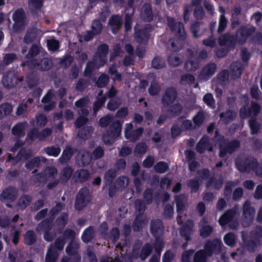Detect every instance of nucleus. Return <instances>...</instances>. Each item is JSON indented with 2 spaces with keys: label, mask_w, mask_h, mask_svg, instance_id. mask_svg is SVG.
<instances>
[{
  "label": "nucleus",
  "mask_w": 262,
  "mask_h": 262,
  "mask_svg": "<svg viewBox=\"0 0 262 262\" xmlns=\"http://www.w3.org/2000/svg\"><path fill=\"white\" fill-rule=\"evenodd\" d=\"M167 20L169 27L178 37V40L171 42L172 49L174 51L179 50L182 48L186 37L183 25L180 22L175 23L172 18L168 17Z\"/></svg>",
  "instance_id": "nucleus-1"
},
{
  "label": "nucleus",
  "mask_w": 262,
  "mask_h": 262,
  "mask_svg": "<svg viewBox=\"0 0 262 262\" xmlns=\"http://www.w3.org/2000/svg\"><path fill=\"white\" fill-rule=\"evenodd\" d=\"M222 244L220 239H215L213 242H208L205 247V251L200 250L195 255L194 262H206L207 256L213 252H219Z\"/></svg>",
  "instance_id": "nucleus-2"
},
{
  "label": "nucleus",
  "mask_w": 262,
  "mask_h": 262,
  "mask_svg": "<svg viewBox=\"0 0 262 262\" xmlns=\"http://www.w3.org/2000/svg\"><path fill=\"white\" fill-rule=\"evenodd\" d=\"M108 50V47L106 45H102L99 47L98 52L95 55L93 61L89 62L86 66L85 74L90 73L93 69L98 68L104 65L105 63V57Z\"/></svg>",
  "instance_id": "nucleus-3"
},
{
  "label": "nucleus",
  "mask_w": 262,
  "mask_h": 262,
  "mask_svg": "<svg viewBox=\"0 0 262 262\" xmlns=\"http://www.w3.org/2000/svg\"><path fill=\"white\" fill-rule=\"evenodd\" d=\"M236 166L241 171L248 172L255 171L257 176L262 178V170L257 167V162L253 158L246 159L244 161L237 159L236 161Z\"/></svg>",
  "instance_id": "nucleus-4"
},
{
  "label": "nucleus",
  "mask_w": 262,
  "mask_h": 262,
  "mask_svg": "<svg viewBox=\"0 0 262 262\" xmlns=\"http://www.w3.org/2000/svg\"><path fill=\"white\" fill-rule=\"evenodd\" d=\"M64 243V237L58 238L54 246L52 245L49 247L46 254V262H56L58 255V250L63 249Z\"/></svg>",
  "instance_id": "nucleus-5"
},
{
  "label": "nucleus",
  "mask_w": 262,
  "mask_h": 262,
  "mask_svg": "<svg viewBox=\"0 0 262 262\" xmlns=\"http://www.w3.org/2000/svg\"><path fill=\"white\" fill-rule=\"evenodd\" d=\"M121 132V126L119 121L114 122L110 126V131L104 134L103 139L106 144H112Z\"/></svg>",
  "instance_id": "nucleus-6"
},
{
  "label": "nucleus",
  "mask_w": 262,
  "mask_h": 262,
  "mask_svg": "<svg viewBox=\"0 0 262 262\" xmlns=\"http://www.w3.org/2000/svg\"><path fill=\"white\" fill-rule=\"evenodd\" d=\"M242 59L244 63L242 64L240 62L233 63L231 67V74L233 78H238L241 74L246 64L247 61L250 58V55L246 50H243L242 51Z\"/></svg>",
  "instance_id": "nucleus-7"
},
{
  "label": "nucleus",
  "mask_w": 262,
  "mask_h": 262,
  "mask_svg": "<svg viewBox=\"0 0 262 262\" xmlns=\"http://www.w3.org/2000/svg\"><path fill=\"white\" fill-rule=\"evenodd\" d=\"M177 209L178 213L177 222L179 224L184 223L186 221V215L184 212L186 198L184 195L178 196L176 198Z\"/></svg>",
  "instance_id": "nucleus-8"
},
{
  "label": "nucleus",
  "mask_w": 262,
  "mask_h": 262,
  "mask_svg": "<svg viewBox=\"0 0 262 262\" xmlns=\"http://www.w3.org/2000/svg\"><path fill=\"white\" fill-rule=\"evenodd\" d=\"M238 215V213L235 210H230L224 213L220 219L219 223L222 226L229 223L231 228H235L237 226V223L234 221V219Z\"/></svg>",
  "instance_id": "nucleus-9"
},
{
  "label": "nucleus",
  "mask_w": 262,
  "mask_h": 262,
  "mask_svg": "<svg viewBox=\"0 0 262 262\" xmlns=\"http://www.w3.org/2000/svg\"><path fill=\"white\" fill-rule=\"evenodd\" d=\"M262 236V229L260 227H257L256 228V231H253L251 233V238H253L252 241L250 243H246L245 237L243 234L242 238L244 243V246L243 249L244 250H247L250 252H253L254 251V248L256 246V242L257 239Z\"/></svg>",
  "instance_id": "nucleus-10"
},
{
  "label": "nucleus",
  "mask_w": 262,
  "mask_h": 262,
  "mask_svg": "<svg viewBox=\"0 0 262 262\" xmlns=\"http://www.w3.org/2000/svg\"><path fill=\"white\" fill-rule=\"evenodd\" d=\"M219 145L220 152V156L223 157L226 153H231L234 150L239 146V143L237 141H234L229 143L225 140L224 138H221L219 141Z\"/></svg>",
  "instance_id": "nucleus-11"
},
{
  "label": "nucleus",
  "mask_w": 262,
  "mask_h": 262,
  "mask_svg": "<svg viewBox=\"0 0 262 262\" xmlns=\"http://www.w3.org/2000/svg\"><path fill=\"white\" fill-rule=\"evenodd\" d=\"M219 43L221 47L223 48L224 46H226V50L222 51L218 50L216 51V55L218 57H222L224 56L227 53L229 49L233 46L235 43L233 36H222L219 38Z\"/></svg>",
  "instance_id": "nucleus-12"
},
{
  "label": "nucleus",
  "mask_w": 262,
  "mask_h": 262,
  "mask_svg": "<svg viewBox=\"0 0 262 262\" xmlns=\"http://www.w3.org/2000/svg\"><path fill=\"white\" fill-rule=\"evenodd\" d=\"M90 201V194L87 188H82L79 192L75 203V207L81 210L85 207Z\"/></svg>",
  "instance_id": "nucleus-13"
},
{
  "label": "nucleus",
  "mask_w": 262,
  "mask_h": 262,
  "mask_svg": "<svg viewBox=\"0 0 262 262\" xmlns=\"http://www.w3.org/2000/svg\"><path fill=\"white\" fill-rule=\"evenodd\" d=\"M133 126L132 123L126 124L124 135L127 139L131 141H135L141 135L143 132V129L142 128H139L136 130H133Z\"/></svg>",
  "instance_id": "nucleus-14"
},
{
  "label": "nucleus",
  "mask_w": 262,
  "mask_h": 262,
  "mask_svg": "<svg viewBox=\"0 0 262 262\" xmlns=\"http://www.w3.org/2000/svg\"><path fill=\"white\" fill-rule=\"evenodd\" d=\"M255 213L254 209L250 206V202L246 201L243 206V225L245 226H248L251 223L253 219Z\"/></svg>",
  "instance_id": "nucleus-15"
},
{
  "label": "nucleus",
  "mask_w": 262,
  "mask_h": 262,
  "mask_svg": "<svg viewBox=\"0 0 262 262\" xmlns=\"http://www.w3.org/2000/svg\"><path fill=\"white\" fill-rule=\"evenodd\" d=\"M25 13L23 10L19 9L14 12L13 14V19L14 24L13 26V29L15 32L19 31L24 25Z\"/></svg>",
  "instance_id": "nucleus-16"
},
{
  "label": "nucleus",
  "mask_w": 262,
  "mask_h": 262,
  "mask_svg": "<svg viewBox=\"0 0 262 262\" xmlns=\"http://www.w3.org/2000/svg\"><path fill=\"white\" fill-rule=\"evenodd\" d=\"M52 225L49 221H42L40 223L37 228L38 232H43L44 238L46 241H50L53 237L52 232L51 231Z\"/></svg>",
  "instance_id": "nucleus-17"
},
{
  "label": "nucleus",
  "mask_w": 262,
  "mask_h": 262,
  "mask_svg": "<svg viewBox=\"0 0 262 262\" xmlns=\"http://www.w3.org/2000/svg\"><path fill=\"white\" fill-rule=\"evenodd\" d=\"M57 173V169L54 167H50L45 170L44 174H38L34 177L33 179L35 182L45 183V182L51 178H54Z\"/></svg>",
  "instance_id": "nucleus-18"
},
{
  "label": "nucleus",
  "mask_w": 262,
  "mask_h": 262,
  "mask_svg": "<svg viewBox=\"0 0 262 262\" xmlns=\"http://www.w3.org/2000/svg\"><path fill=\"white\" fill-rule=\"evenodd\" d=\"M22 66L28 65L31 68L37 67L38 69L42 70H47L49 69L51 66V61L48 58H43L41 60L39 63H37L36 60H33L27 63H23Z\"/></svg>",
  "instance_id": "nucleus-19"
},
{
  "label": "nucleus",
  "mask_w": 262,
  "mask_h": 262,
  "mask_svg": "<svg viewBox=\"0 0 262 262\" xmlns=\"http://www.w3.org/2000/svg\"><path fill=\"white\" fill-rule=\"evenodd\" d=\"M216 66L214 63H210L204 68L199 76L200 79L203 80H207L213 75L216 70Z\"/></svg>",
  "instance_id": "nucleus-20"
},
{
  "label": "nucleus",
  "mask_w": 262,
  "mask_h": 262,
  "mask_svg": "<svg viewBox=\"0 0 262 262\" xmlns=\"http://www.w3.org/2000/svg\"><path fill=\"white\" fill-rule=\"evenodd\" d=\"M17 191L15 188L9 187L3 190L1 195L2 201H13L16 197Z\"/></svg>",
  "instance_id": "nucleus-21"
},
{
  "label": "nucleus",
  "mask_w": 262,
  "mask_h": 262,
  "mask_svg": "<svg viewBox=\"0 0 262 262\" xmlns=\"http://www.w3.org/2000/svg\"><path fill=\"white\" fill-rule=\"evenodd\" d=\"M177 94L173 88L167 89L162 98V103L164 105H168L172 103L176 99Z\"/></svg>",
  "instance_id": "nucleus-22"
},
{
  "label": "nucleus",
  "mask_w": 262,
  "mask_h": 262,
  "mask_svg": "<svg viewBox=\"0 0 262 262\" xmlns=\"http://www.w3.org/2000/svg\"><path fill=\"white\" fill-rule=\"evenodd\" d=\"M260 110L259 105L256 103H252L250 110L247 109L246 106L241 108L240 110V115L242 118H246L250 114H253L256 116L259 112Z\"/></svg>",
  "instance_id": "nucleus-23"
},
{
  "label": "nucleus",
  "mask_w": 262,
  "mask_h": 262,
  "mask_svg": "<svg viewBox=\"0 0 262 262\" xmlns=\"http://www.w3.org/2000/svg\"><path fill=\"white\" fill-rule=\"evenodd\" d=\"M51 133V130L50 129L46 128L40 134H38V131L36 129H34L28 134V138L31 140H34L37 138L41 140L48 137L50 135Z\"/></svg>",
  "instance_id": "nucleus-24"
},
{
  "label": "nucleus",
  "mask_w": 262,
  "mask_h": 262,
  "mask_svg": "<svg viewBox=\"0 0 262 262\" xmlns=\"http://www.w3.org/2000/svg\"><path fill=\"white\" fill-rule=\"evenodd\" d=\"M193 225L191 221H187L185 225L181 227L180 233L182 236L185 237L186 240L189 239V235L190 234Z\"/></svg>",
  "instance_id": "nucleus-25"
},
{
  "label": "nucleus",
  "mask_w": 262,
  "mask_h": 262,
  "mask_svg": "<svg viewBox=\"0 0 262 262\" xmlns=\"http://www.w3.org/2000/svg\"><path fill=\"white\" fill-rule=\"evenodd\" d=\"M14 74L12 72H9L8 74L4 76L2 82L5 87L10 88L14 85Z\"/></svg>",
  "instance_id": "nucleus-26"
},
{
  "label": "nucleus",
  "mask_w": 262,
  "mask_h": 262,
  "mask_svg": "<svg viewBox=\"0 0 262 262\" xmlns=\"http://www.w3.org/2000/svg\"><path fill=\"white\" fill-rule=\"evenodd\" d=\"M163 227L161 221L157 220L152 221L150 225L151 232L153 235L156 236L157 234L161 232Z\"/></svg>",
  "instance_id": "nucleus-27"
},
{
  "label": "nucleus",
  "mask_w": 262,
  "mask_h": 262,
  "mask_svg": "<svg viewBox=\"0 0 262 262\" xmlns=\"http://www.w3.org/2000/svg\"><path fill=\"white\" fill-rule=\"evenodd\" d=\"M121 23V17L118 16H114L110 20L109 24L114 33L120 27Z\"/></svg>",
  "instance_id": "nucleus-28"
},
{
  "label": "nucleus",
  "mask_w": 262,
  "mask_h": 262,
  "mask_svg": "<svg viewBox=\"0 0 262 262\" xmlns=\"http://www.w3.org/2000/svg\"><path fill=\"white\" fill-rule=\"evenodd\" d=\"M45 161L46 159L43 157H36L27 163L26 166L28 169L31 170L38 167L41 163L45 162Z\"/></svg>",
  "instance_id": "nucleus-29"
},
{
  "label": "nucleus",
  "mask_w": 262,
  "mask_h": 262,
  "mask_svg": "<svg viewBox=\"0 0 262 262\" xmlns=\"http://www.w3.org/2000/svg\"><path fill=\"white\" fill-rule=\"evenodd\" d=\"M78 248V243L73 241L71 242L66 248V252L69 255H75L77 259H79L80 256L77 254L76 250Z\"/></svg>",
  "instance_id": "nucleus-30"
},
{
  "label": "nucleus",
  "mask_w": 262,
  "mask_h": 262,
  "mask_svg": "<svg viewBox=\"0 0 262 262\" xmlns=\"http://www.w3.org/2000/svg\"><path fill=\"white\" fill-rule=\"evenodd\" d=\"M163 247V243L162 239L160 238H157L155 243V248L158 255L152 256L149 262H159L160 251Z\"/></svg>",
  "instance_id": "nucleus-31"
},
{
  "label": "nucleus",
  "mask_w": 262,
  "mask_h": 262,
  "mask_svg": "<svg viewBox=\"0 0 262 262\" xmlns=\"http://www.w3.org/2000/svg\"><path fill=\"white\" fill-rule=\"evenodd\" d=\"M26 127L25 123H20L15 125L12 128V133L14 135L20 137L25 134Z\"/></svg>",
  "instance_id": "nucleus-32"
},
{
  "label": "nucleus",
  "mask_w": 262,
  "mask_h": 262,
  "mask_svg": "<svg viewBox=\"0 0 262 262\" xmlns=\"http://www.w3.org/2000/svg\"><path fill=\"white\" fill-rule=\"evenodd\" d=\"M236 114L234 112L231 111H227L225 113L221 114V121L226 123L233 120L235 117Z\"/></svg>",
  "instance_id": "nucleus-33"
},
{
  "label": "nucleus",
  "mask_w": 262,
  "mask_h": 262,
  "mask_svg": "<svg viewBox=\"0 0 262 262\" xmlns=\"http://www.w3.org/2000/svg\"><path fill=\"white\" fill-rule=\"evenodd\" d=\"M199 67V61L193 57L190 58L185 63V69L188 71L195 70Z\"/></svg>",
  "instance_id": "nucleus-34"
},
{
  "label": "nucleus",
  "mask_w": 262,
  "mask_h": 262,
  "mask_svg": "<svg viewBox=\"0 0 262 262\" xmlns=\"http://www.w3.org/2000/svg\"><path fill=\"white\" fill-rule=\"evenodd\" d=\"M199 67V61L193 57L190 58L185 63V69L188 71L195 70Z\"/></svg>",
  "instance_id": "nucleus-35"
},
{
  "label": "nucleus",
  "mask_w": 262,
  "mask_h": 262,
  "mask_svg": "<svg viewBox=\"0 0 262 262\" xmlns=\"http://www.w3.org/2000/svg\"><path fill=\"white\" fill-rule=\"evenodd\" d=\"M224 240L226 245L233 247L236 242V237L232 233H229L224 236Z\"/></svg>",
  "instance_id": "nucleus-36"
},
{
  "label": "nucleus",
  "mask_w": 262,
  "mask_h": 262,
  "mask_svg": "<svg viewBox=\"0 0 262 262\" xmlns=\"http://www.w3.org/2000/svg\"><path fill=\"white\" fill-rule=\"evenodd\" d=\"M209 139L207 137H203L199 141L196 150L199 152H203L205 151L208 145Z\"/></svg>",
  "instance_id": "nucleus-37"
},
{
  "label": "nucleus",
  "mask_w": 262,
  "mask_h": 262,
  "mask_svg": "<svg viewBox=\"0 0 262 262\" xmlns=\"http://www.w3.org/2000/svg\"><path fill=\"white\" fill-rule=\"evenodd\" d=\"M39 51V48L37 45H33L28 54L27 55V58H28L29 60L26 61L24 63H27L28 62H30L33 60H35V59H34V57L37 55Z\"/></svg>",
  "instance_id": "nucleus-38"
},
{
  "label": "nucleus",
  "mask_w": 262,
  "mask_h": 262,
  "mask_svg": "<svg viewBox=\"0 0 262 262\" xmlns=\"http://www.w3.org/2000/svg\"><path fill=\"white\" fill-rule=\"evenodd\" d=\"M12 107L8 103H4L0 105V117L9 115L12 112Z\"/></svg>",
  "instance_id": "nucleus-39"
},
{
  "label": "nucleus",
  "mask_w": 262,
  "mask_h": 262,
  "mask_svg": "<svg viewBox=\"0 0 262 262\" xmlns=\"http://www.w3.org/2000/svg\"><path fill=\"white\" fill-rule=\"evenodd\" d=\"M72 154V148L68 147L63 150L62 156L60 158V160L62 163H66L71 158Z\"/></svg>",
  "instance_id": "nucleus-40"
},
{
  "label": "nucleus",
  "mask_w": 262,
  "mask_h": 262,
  "mask_svg": "<svg viewBox=\"0 0 262 262\" xmlns=\"http://www.w3.org/2000/svg\"><path fill=\"white\" fill-rule=\"evenodd\" d=\"M93 237V229L90 227L86 229L82 235V239L85 243L89 242Z\"/></svg>",
  "instance_id": "nucleus-41"
},
{
  "label": "nucleus",
  "mask_w": 262,
  "mask_h": 262,
  "mask_svg": "<svg viewBox=\"0 0 262 262\" xmlns=\"http://www.w3.org/2000/svg\"><path fill=\"white\" fill-rule=\"evenodd\" d=\"M201 3V0H194L193 1V5H195V8L194 10V15L197 18H201L203 16V9L200 6Z\"/></svg>",
  "instance_id": "nucleus-42"
},
{
  "label": "nucleus",
  "mask_w": 262,
  "mask_h": 262,
  "mask_svg": "<svg viewBox=\"0 0 262 262\" xmlns=\"http://www.w3.org/2000/svg\"><path fill=\"white\" fill-rule=\"evenodd\" d=\"M103 92L102 91H100L98 94V98L97 101L94 103V113H96V112L99 109V108L104 104L105 98L104 97H102Z\"/></svg>",
  "instance_id": "nucleus-43"
},
{
  "label": "nucleus",
  "mask_w": 262,
  "mask_h": 262,
  "mask_svg": "<svg viewBox=\"0 0 262 262\" xmlns=\"http://www.w3.org/2000/svg\"><path fill=\"white\" fill-rule=\"evenodd\" d=\"M181 110L182 107L179 104L172 106L167 113V117H173L179 115L181 113Z\"/></svg>",
  "instance_id": "nucleus-44"
},
{
  "label": "nucleus",
  "mask_w": 262,
  "mask_h": 262,
  "mask_svg": "<svg viewBox=\"0 0 262 262\" xmlns=\"http://www.w3.org/2000/svg\"><path fill=\"white\" fill-rule=\"evenodd\" d=\"M182 59L176 54H171L168 58V62L172 66H178L182 63Z\"/></svg>",
  "instance_id": "nucleus-45"
},
{
  "label": "nucleus",
  "mask_w": 262,
  "mask_h": 262,
  "mask_svg": "<svg viewBox=\"0 0 262 262\" xmlns=\"http://www.w3.org/2000/svg\"><path fill=\"white\" fill-rule=\"evenodd\" d=\"M249 125L250 128L251 134H256L259 129V124L254 119H251L249 122Z\"/></svg>",
  "instance_id": "nucleus-46"
},
{
  "label": "nucleus",
  "mask_w": 262,
  "mask_h": 262,
  "mask_svg": "<svg viewBox=\"0 0 262 262\" xmlns=\"http://www.w3.org/2000/svg\"><path fill=\"white\" fill-rule=\"evenodd\" d=\"M79 157H80L81 163L83 165L89 164L93 158V156H91L89 152L86 151L81 152Z\"/></svg>",
  "instance_id": "nucleus-47"
},
{
  "label": "nucleus",
  "mask_w": 262,
  "mask_h": 262,
  "mask_svg": "<svg viewBox=\"0 0 262 262\" xmlns=\"http://www.w3.org/2000/svg\"><path fill=\"white\" fill-rule=\"evenodd\" d=\"M36 240L34 233L32 231H28L25 235V242L27 245L32 244Z\"/></svg>",
  "instance_id": "nucleus-48"
},
{
  "label": "nucleus",
  "mask_w": 262,
  "mask_h": 262,
  "mask_svg": "<svg viewBox=\"0 0 262 262\" xmlns=\"http://www.w3.org/2000/svg\"><path fill=\"white\" fill-rule=\"evenodd\" d=\"M48 49L52 51L57 50L59 47V42L54 38H51L47 40Z\"/></svg>",
  "instance_id": "nucleus-49"
},
{
  "label": "nucleus",
  "mask_w": 262,
  "mask_h": 262,
  "mask_svg": "<svg viewBox=\"0 0 262 262\" xmlns=\"http://www.w3.org/2000/svg\"><path fill=\"white\" fill-rule=\"evenodd\" d=\"M165 66L164 60L159 57H155L152 61V66L155 69H161Z\"/></svg>",
  "instance_id": "nucleus-50"
},
{
  "label": "nucleus",
  "mask_w": 262,
  "mask_h": 262,
  "mask_svg": "<svg viewBox=\"0 0 262 262\" xmlns=\"http://www.w3.org/2000/svg\"><path fill=\"white\" fill-rule=\"evenodd\" d=\"M204 102L211 107H214L215 101L213 96L210 93L206 94L203 97Z\"/></svg>",
  "instance_id": "nucleus-51"
},
{
  "label": "nucleus",
  "mask_w": 262,
  "mask_h": 262,
  "mask_svg": "<svg viewBox=\"0 0 262 262\" xmlns=\"http://www.w3.org/2000/svg\"><path fill=\"white\" fill-rule=\"evenodd\" d=\"M45 151L50 156L57 157L60 152V149L57 147H51L46 148Z\"/></svg>",
  "instance_id": "nucleus-52"
},
{
  "label": "nucleus",
  "mask_w": 262,
  "mask_h": 262,
  "mask_svg": "<svg viewBox=\"0 0 262 262\" xmlns=\"http://www.w3.org/2000/svg\"><path fill=\"white\" fill-rule=\"evenodd\" d=\"M151 251V246L147 244H146L144 247L142 248V251L140 254V257L142 260H144L149 255Z\"/></svg>",
  "instance_id": "nucleus-53"
},
{
  "label": "nucleus",
  "mask_w": 262,
  "mask_h": 262,
  "mask_svg": "<svg viewBox=\"0 0 262 262\" xmlns=\"http://www.w3.org/2000/svg\"><path fill=\"white\" fill-rule=\"evenodd\" d=\"M168 166L166 163L160 162L155 166V169L160 173H164L168 169Z\"/></svg>",
  "instance_id": "nucleus-54"
},
{
  "label": "nucleus",
  "mask_w": 262,
  "mask_h": 262,
  "mask_svg": "<svg viewBox=\"0 0 262 262\" xmlns=\"http://www.w3.org/2000/svg\"><path fill=\"white\" fill-rule=\"evenodd\" d=\"M109 73L114 80L119 81L121 80V75L117 72L115 66H111L109 68Z\"/></svg>",
  "instance_id": "nucleus-55"
},
{
  "label": "nucleus",
  "mask_w": 262,
  "mask_h": 262,
  "mask_svg": "<svg viewBox=\"0 0 262 262\" xmlns=\"http://www.w3.org/2000/svg\"><path fill=\"white\" fill-rule=\"evenodd\" d=\"M31 152L29 150L27 152L25 149H21L18 154L16 159H13V162L15 163L16 162V160L18 159H21L23 158L24 159H27L31 156Z\"/></svg>",
  "instance_id": "nucleus-56"
},
{
  "label": "nucleus",
  "mask_w": 262,
  "mask_h": 262,
  "mask_svg": "<svg viewBox=\"0 0 262 262\" xmlns=\"http://www.w3.org/2000/svg\"><path fill=\"white\" fill-rule=\"evenodd\" d=\"M142 17L146 21H150L151 19V11L149 5L144 6V12L142 14Z\"/></svg>",
  "instance_id": "nucleus-57"
},
{
  "label": "nucleus",
  "mask_w": 262,
  "mask_h": 262,
  "mask_svg": "<svg viewBox=\"0 0 262 262\" xmlns=\"http://www.w3.org/2000/svg\"><path fill=\"white\" fill-rule=\"evenodd\" d=\"M147 36V34L144 32H143V31H141L138 32L136 31L135 37L136 40L138 42H143L145 40H146Z\"/></svg>",
  "instance_id": "nucleus-58"
},
{
  "label": "nucleus",
  "mask_w": 262,
  "mask_h": 262,
  "mask_svg": "<svg viewBox=\"0 0 262 262\" xmlns=\"http://www.w3.org/2000/svg\"><path fill=\"white\" fill-rule=\"evenodd\" d=\"M204 115L203 112H199L193 117V122L195 126H200L204 121Z\"/></svg>",
  "instance_id": "nucleus-59"
},
{
  "label": "nucleus",
  "mask_w": 262,
  "mask_h": 262,
  "mask_svg": "<svg viewBox=\"0 0 262 262\" xmlns=\"http://www.w3.org/2000/svg\"><path fill=\"white\" fill-rule=\"evenodd\" d=\"M120 102L118 99H111L107 103V108L111 111L115 110L119 105Z\"/></svg>",
  "instance_id": "nucleus-60"
},
{
  "label": "nucleus",
  "mask_w": 262,
  "mask_h": 262,
  "mask_svg": "<svg viewBox=\"0 0 262 262\" xmlns=\"http://www.w3.org/2000/svg\"><path fill=\"white\" fill-rule=\"evenodd\" d=\"M72 172L73 170L70 167H67L64 168L62 172L61 179L62 180L67 181L69 179L71 176Z\"/></svg>",
  "instance_id": "nucleus-61"
},
{
  "label": "nucleus",
  "mask_w": 262,
  "mask_h": 262,
  "mask_svg": "<svg viewBox=\"0 0 262 262\" xmlns=\"http://www.w3.org/2000/svg\"><path fill=\"white\" fill-rule=\"evenodd\" d=\"M147 149V146L145 144L139 143L136 147L135 152L137 154H144Z\"/></svg>",
  "instance_id": "nucleus-62"
},
{
  "label": "nucleus",
  "mask_w": 262,
  "mask_h": 262,
  "mask_svg": "<svg viewBox=\"0 0 262 262\" xmlns=\"http://www.w3.org/2000/svg\"><path fill=\"white\" fill-rule=\"evenodd\" d=\"M108 82V77L107 76L102 74L98 79L97 84L99 87L105 86Z\"/></svg>",
  "instance_id": "nucleus-63"
},
{
  "label": "nucleus",
  "mask_w": 262,
  "mask_h": 262,
  "mask_svg": "<svg viewBox=\"0 0 262 262\" xmlns=\"http://www.w3.org/2000/svg\"><path fill=\"white\" fill-rule=\"evenodd\" d=\"M129 183V180L125 177H122L119 178L117 181V185L118 188L125 187H126Z\"/></svg>",
  "instance_id": "nucleus-64"
}]
</instances>
